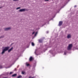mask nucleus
Masks as SVG:
<instances>
[{
	"instance_id": "24",
	"label": "nucleus",
	"mask_w": 78,
	"mask_h": 78,
	"mask_svg": "<svg viewBox=\"0 0 78 78\" xmlns=\"http://www.w3.org/2000/svg\"><path fill=\"white\" fill-rule=\"evenodd\" d=\"M45 1H48V0H44Z\"/></svg>"
},
{
	"instance_id": "25",
	"label": "nucleus",
	"mask_w": 78,
	"mask_h": 78,
	"mask_svg": "<svg viewBox=\"0 0 78 78\" xmlns=\"http://www.w3.org/2000/svg\"><path fill=\"white\" fill-rule=\"evenodd\" d=\"M3 78H7V77H3Z\"/></svg>"
},
{
	"instance_id": "2",
	"label": "nucleus",
	"mask_w": 78,
	"mask_h": 78,
	"mask_svg": "<svg viewBox=\"0 0 78 78\" xmlns=\"http://www.w3.org/2000/svg\"><path fill=\"white\" fill-rule=\"evenodd\" d=\"M72 47V44H69L67 50H71Z\"/></svg>"
},
{
	"instance_id": "10",
	"label": "nucleus",
	"mask_w": 78,
	"mask_h": 78,
	"mask_svg": "<svg viewBox=\"0 0 78 78\" xmlns=\"http://www.w3.org/2000/svg\"><path fill=\"white\" fill-rule=\"evenodd\" d=\"M22 78V76L21 75H20L17 77V78Z\"/></svg>"
},
{
	"instance_id": "5",
	"label": "nucleus",
	"mask_w": 78,
	"mask_h": 78,
	"mask_svg": "<svg viewBox=\"0 0 78 78\" xmlns=\"http://www.w3.org/2000/svg\"><path fill=\"white\" fill-rule=\"evenodd\" d=\"M62 22L60 21L59 24V26H61V25H62Z\"/></svg>"
},
{
	"instance_id": "7",
	"label": "nucleus",
	"mask_w": 78,
	"mask_h": 78,
	"mask_svg": "<svg viewBox=\"0 0 78 78\" xmlns=\"http://www.w3.org/2000/svg\"><path fill=\"white\" fill-rule=\"evenodd\" d=\"M17 76V74H14L12 75V76L14 77V76Z\"/></svg>"
},
{
	"instance_id": "22",
	"label": "nucleus",
	"mask_w": 78,
	"mask_h": 78,
	"mask_svg": "<svg viewBox=\"0 0 78 78\" xmlns=\"http://www.w3.org/2000/svg\"><path fill=\"white\" fill-rule=\"evenodd\" d=\"M17 0H13V1H17Z\"/></svg>"
},
{
	"instance_id": "18",
	"label": "nucleus",
	"mask_w": 78,
	"mask_h": 78,
	"mask_svg": "<svg viewBox=\"0 0 78 78\" xmlns=\"http://www.w3.org/2000/svg\"><path fill=\"white\" fill-rule=\"evenodd\" d=\"M12 73V72H10V75H11Z\"/></svg>"
},
{
	"instance_id": "20",
	"label": "nucleus",
	"mask_w": 78,
	"mask_h": 78,
	"mask_svg": "<svg viewBox=\"0 0 78 78\" xmlns=\"http://www.w3.org/2000/svg\"><path fill=\"white\" fill-rule=\"evenodd\" d=\"M35 33V32H34L33 33H32V34H34V33Z\"/></svg>"
},
{
	"instance_id": "15",
	"label": "nucleus",
	"mask_w": 78,
	"mask_h": 78,
	"mask_svg": "<svg viewBox=\"0 0 78 78\" xmlns=\"http://www.w3.org/2000/svg\"><path fill=\"white\" fill-rule=\"evenodd\" d=\"M30 66V64H27V66Z\"/></svg>"
},
{
	"instance_id": "9",
	"label": "nucleus",
	"mask_w": 78,
	"mask_h": 78,
	"mask_svg": "<svg viewBox=\"0 0 78 78\" xmlns=\"http://www.w3.org/2000/svg\"><path fill=\"white\" fill-rule=\"evenodd\" d=\"M12 50V48L10 49L9 50L8 52H10V51H11Z\"/></svg>"
},
{
	"instance_id": "8",
	"label": "nucleus",
	"mask_w": 78,
	"mask_h": 78,
	"mask_svg": "<svg viewBox=\"0 0 78 78\" xmlns=\"http://www.w3.org/2000/svg\"><path fill=\"white\" fill-rule=\"evenodd\" d=\"M71 37V36H70V35H68V36H67V37L68 38H70Z\"/></svg>"
},
{
	"instance_id": "16",
	"label": "nucleus",
	"mask_w": 78,
	"mask_h": 78,
	"mask_svg": "<svg viewBox=\"0 0 78 78\" xmlns=\"http://www.w3.org/2000/svg\"><path fill=\"white\" fill-rule=\"evenodd\" d=\"M20 7H18L16 8V9H20Z\"/></svg>"
},
{
	"instance_id": "23",
	"label": "nucleus",
	"mask_w": 78,
	"mask_h": 78,
	"mask_svg": "<svg viewBox=\"0 0 78 78\" xmlns=\"http://www.w3.org/2000/svg\"><path fill=\"white\" fill-rule=\"evenodd\" d=\"M76 5H75L74 8H76Z\"/></svg>"
},
{
	"instance_id": "4",
	"label": "nucleus",
	"mask_w": 78,
	"mask_h": 78,
	"mask_svg": "<svg viewBox=\"0 0 78 78\" xmlns=\"http://www.w3.org/2000/svg\"><path fill=\"white\" fill-rule=\"evenodd\" d=\"M10 29H11V28L9 27V28H5L4 29V30H5V31H7L8 30H10Z\"/></svg>"
},
{
	"instance_id": "19",
	"label": "nucleus",
	"mask_w": 78,
	"mask_h": 78,
	"mask_svg": "<svg viewBox=\"0 0 78 78\" xmlns=\"http://www.w3.org/2000/svg\"><path fill=\"white\" fill-rule=\"evenodd\" d=\"M29 78H34V77H31V76H30L29 77Z\"/></svg>"
},
{
	"instance_id": "14",
	"label": "nucleus",
	"mask_w": 78,
	"mask_h": 78,
	"mask_svg": "<svg viewBox=\"0 0 78 78\" xmlns=\"http://www.w3.org/2000/svg\"><path fill=\"white\" fill-rule=\"evenodd\" d=\"M39 42H42V40H39Z\"/></svg>"
},
{
	"instance_id": "1",
	"label": "nucleus",
	"mask_w": 78,
	"mask_h": 78,
	"mask_svg": "<svg viewBox=\"0 0 78 78\" xmlns=\"http://www.w3.org/2000/svg\"><path fill=\"white\" fill-rule=\"evenodd\" d=\"M9 48V47H5V48L2 50V54H3L6 51H7V50H8V49Z\"/></svg>"
},
{
	"instance_id": "17",
	"label": "nucleus",
	"mask_w": 78,
	"mask_h": 78,
	"mask_svg": "<svg viewBox=\"0 0 78 78\" xmlns=\"http://www.w3.org/2000/svg\"><path fill=\"white\" fill-rule=\"evenodd\" d=\"M0 68L1 69H2V68H3L2 66H0Z\"/></svg>"
},
{
	"instance_id": "3",
	"label": "nucleus",
	"mask_w": 78,
	"mask_h": 78,
	"mask_svg": "<svg viewBox=\"0 0 78 78\" xmlns=\"http://www.w3.org/2000/svg\"><path fill=\"white\" fill-rule=\"evenodd\" d=\"M26 9H21L19 11H20V12H23V11H25Z\"/></svg>"
},
{
	"instance_id": "11",
	"label": "nucleus",
	"mask_w": 78,
	"mask_h": 78,
	"mask_svg": "<svg viewBox=\"0 0 78 78\" xmlns=\"http://www.w3.org/2000/svg\"><path fill=\"white\" fill-rule=\"evenodd\" d=\"M32 46H34V43H33V42L32 43Z\"/></svg>"
},
{
	"instance_id": "12",
	"label": "nucleus",
	"mask_w": 78,
	"mask_h": 78,
	"mask_svg": "<svg viewBox=\"0 0 78 78\" xmlns=\"http://www.w3.org/2000/svg\"><path fill=\"white\" fill-rule=\"evenodd\" d=\"M25 73V72H24L23 71H22V73L23 75V74H24Z\"/></svg>"
},
{
	"instance_id": "6",
	"label": "nucleus",
	"mask_w": 78,
	"mask_h": 78,
	"mask_svg": "<svg viewBox=\"0 0 78 78\" xmlns=\"http://www.w3.org/2000/svg\"><path fill=\"white\" fill-rule=\"evenodd\" d=\"M32 60H33V57H30V61H31Z\"/></svg>"
},
{
	"instance_id": "21",
	"label": "nucleus",
	"mask_w": 78,
	"mask_h": 78,
	"mask_svg": "<svg viewBox=\"0 0 78 78\" xmlns=\"http://www.w3.org/2000/svg\"><path fill=\"white\" fill-rule=\"evenodd\" d=\"M64 55H66V52H64Z\"/></svg>"
},
{
	"instance_id": "13",
	"label": "nucleus",
	"mask_w": 78,
	"mask_h": 78,
	"mask_svg": "<svg viewBox=\"0 0 78 78\" xmlns=\"http://www.w3.org/2000/svg\"><path fill=\"white\" fill-rule=\"evenodd\" d=\"M37 32H36L35 34V36H36V35H37Z\"/></svg>"
}]
</instances>
